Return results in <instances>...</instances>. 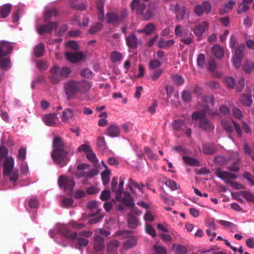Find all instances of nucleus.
<instances>
[{"mask_svg": "<svg viewBox=\"0 0 254 254\" xmlns=\"http://www.w3.org/2000/svg\"><path fill=\"white\" fill-rule=\"evenodd\" d=\"M10 59L6 57H0V69L7 71L11 68Z\"/></svg>", "mask_w": 254, "mask_h": 254, "instance_id": "nucleus-26", "label": "nucleus"}, {"mask_svg": "<svg viewBox=\"0 0 254 254\" xmlns=\"http://www.w3.org/2000/svg\"><path fill=\"white\" fill-rule=\"evenodd\" d=\"M205 58L203 54H200L197 58V64L200 68H202L205 64Z\"/></svg>", "mask_w": 254, "mask_h": 254, "instance_id": "nucleus-54", "label": "nucleus"}, {"mask_svg": "<svg viewBox=\"0 0 254 254\" xmlns=\"http://www.w3.org/2000/svg\"><path fill=\"white\" fill-rule=\"evenodd\" d=\"M77 84L79 93L82 94L86 92L92 87L91 84L86 80L78 81Z\"/></svg>", "mask_w": 254, "mask_h": 254, "instance_id": "nucleus-23", "label": "nucleus"}, {"mask_svg": "<svg viewBox=\"0 0 254 254\" xmlns=\"http://www.w3.org/2000/svg\"><path fill=\"white\" fill-rule=\"evenodd\" d=\"M53 152L52 157L54 161L62 166H64L67 162L66 153L63 150V144H53Z\"/></svg>", "mask_w": 254, "mask_h": 254, "instance_id": "nucleus-3", "label": "nucleus"}, {"mask_svg": "<svg viewBox=\"0 0 254 254\" xmlns=\"http://www.w3.org/2000/svg\"><path fill=\"white\" fill-rule=\"evenodd\" d=\"M224 82L229 89H233L236 85L235 79L231 76H226L224 79Z\"/></svg>", "mask_w": 254, "mask_h": 254, "instance_id": "nucleus-39", "label": "nucleus"}, {"mask_svg": "<svg viewBox=\"0 0 254 254\" xmlns=\"http://www.w3.org/2000/svg\"><path fill=\"white\" fill-rule=\"evenodd\" d=\"M12 9V6L6 3L0 6V17L5 18L9 14Z\"/></svg>", "mask_w": 254, "mask_h": 254, "instance_id": "nucleus-30", "label": "nucleus"}, {"mask_svg": "<svg viewBox=\"0 0 254 254\" xmlns=\"http://www.w3.org/2000/svg\"><path fill=\"white\" fill-rule=\"evenodd\" d=\"M212 52L217 58H221L224 56V49L218 45H214L212 48Z\"/></svg>", "mask_w": 254, "mask_h": 254, "instance_id": "nucleus-37", "label": "nucleus"}, {"mask_svg": "<svg viewBox=\"0 0 254 254\" xmlns=\"http://www.w3.org/2000/svg\"><path fill=\"white\" fill-rule=\"evenodd\" d=\"M123 187L119 186L115 191L116 198L118 201H122L126 206H132L134 205L133 200L130 195L126 192L123 193Z\"/></svg>", "mask_w": 254, "mask_h": 254, "instance_id": "nucleus-6", "label": "nucleus"}, {"mask_svg": "<svg viewBox=\"0 0 254 254\" xmlns=\"http://www.w3.org/2000/svg\"><path fill=\"white\" fill-rule=\"evenodd\" d=\"M123 58V55L118 52L113 51L111 53V60L113 63L120 62Z\"/></svg>", "mask_w": 254, "mask_h": 254, "instance_id": "nucleus-45", "label": "nucleus"}, {"mask_svg": "<svg viewBox=\"0 0 254 254\" xmlns=\"http://www.w3.org/2000/svg\"><path fill=\"white\" fill-rule=\"evenodd\" d=\"M57 116L56 113L48 114L44 115L43 120L47 126H54L56 124Z\"/></svg>", "mask_w": 254, "mask_h": 254, "instance_id": "nucleus-24", "label": "nucleus"}, {"mask_svg": "<svg viewBox=\"0 0 254 254\" xmlns=\"http://www.w3.org/2000/svg\"><path fill=\"white\" fill-rule=\"evenodd\" d=\"M108 134L112 137H118L120 135V130L119 127L115 125H112L108 127Z\"/></svg>", "mask_w": 254, "mask_h": 254, "instance_id": "nucleus-31", "label": "nucleus"}, {"mask_svg": "<svg viewBox=\"0 0 254 254\" xmlns=\"http://www.w3.org/2000/svg\"><path fill=\"white\" fill-rule=\"evenodd\" d=\"M58 24V22H54L41 25L38 28L37 32L40 35H43L45 32L50 33L57 27Z\"/></svg>", "mask_w": 254, "mask_h": 254, "instance_id": "nucleus-16", "label": "nucleus"}, {"mask_svg": "<svg viewBox=\"0 0 254 254\" xmlns=\"http://www.w3.org/2000/svg\"><path fill=\"white\" fill-rule=\"evenodd\" d=\"M90 165L87 164H82L77 166V170L74 173V175L78 178L85 177L87 171L89 170Z\"/></svg>", "mask_w": 254, "mask_h": 254, "instance_id": "nucleus-21", "label": "nucleus"}, {"mask_svg": "<svg viewBox=\"0 0 254 254\" xmlns=\"http://www.w3.org/2000/svg\"><path fill=\"white\" fill-rule=\"evenodd\" d=\"M45 50L44 44L40 43L35 46L34 49L35 56L37 58L41 57L43 56V53Z\"/></svg>", "mask_w": 254, "mask_h": 254, "instance_id": "nucleus-36", "label": "nucleus"}, {"mask_svg": "<svg viewBox=\"0 0 254 254\" xmlns=\"http://www.w3.org/2000/svg\"><path fill=\"white\" fill-rule=\"evenodd\" d=\"M174 33L177 37H180V41L186 45H190L194 42V36L191 32L188 29L183 28L180 24L176 26Z\"/></svg>", "mask_w": 254, "mask_h": 254, "instance_id": "nucleus-4", "label": "nucleus"}, {"mask_svg": "<svg viewBox=\"0 0 254 254\" xmlns=\"http://www.w3.org/2000/svg\"><path fill=\"white\" fill-rule=\"evenodd\" d=\"M198 126L201 129L208 132L212 131L214 129V125L210 120L207 119L200 120Z\"/></svg>", "mask_w": 254, "mask_h": 254, "instance_id": "nucleus-19", "label": "nucleus"}, {"mask_svg": "<svg viewBox=\"0 0 254 254\" xmlns=\"http://www.w3.org/2000/svg\"><path fill=\"white\" fill-rule=\"evenodd\" d=\"M75 184L72 178L64 176H61L58 180V184L60 187L65 190H72L74 187Z\"/></svg>", "mask_w": 254, "mask_h": 254, "instance_id": "nucleus-10", "label": "nucleus"}, {"mask_svg": "<svg viewBox=\"0 0 254 254\" xmlns=\"http://www.w3.org/2000/svg\"><path fill=\"white\" fill-rule=\"evenodd\" d=\"M58 14V12L56 8L46 9L44 13V20L45 22H48L53 16L56 17Z\"/></svg>", "mask_w": 254, "mask_h": 254, "instance_id": "nucleus-27", "label": "nucleus"}, {"mask_svg": "<svg viewBox=\"0 0 254 254\" xmlns=\"http://www.w3.org/2000/svg\"><path fill=\"white\" fill-rule=\"evenodd\" d=\"M154 12L153 10L151 8H148L145 13H143L142 19L143 20L148 21L151 19L154 16Z\"/></svg>", "mask_w": 254, "mask_h": 254, "instance_id": "nucleus-49", "label": "nucleus"}, {"mask_svg": "<svg viewBox=\"0 0 254 254\" xmlns=\"http://www.w3.org/2000/svg\"><path fill=\"white\" fill-rule=\"evenodd\" d=\"M105 18L107 23L112 24L114 26H118L121 24L119 14L115 11L107 12Z\"/></svg>", "mask_w": 254, "mask_h": 254, "instance_id": "nucleus-12", "label": "nucleus"}, {"mask_svg": "<svg viewBox=\"0 0 254 254\" xmlns=\"http://www.w3.org/2000/svg\"><path fill=\"white\" fill-rule=\"evenodd\" d=\"M71 72L70 69L66 66L63 67L60 69V73L61 77H67Z\"/></svg>", "mask_w": 254, "mask_h": 254, "instance_id": "nucleus-56", "label": "nucleus"}, {"mask_svg": "<svg viewBox=\"0 0 254 254\" xmlns=\"http://www.w3.org/2000/svg\"><path fill=\"white\" fill-rule=\"evenodd\" d=\"M236 4V1L235 0H229L228 2L226 3L224 5V8H221L219 10V13L220 15H223L226 12L231 10L234 6Z\"/></svg>", "mask_w": 254, "mask_h": 254, "instance_id": "nucleus-33", "label": "nucleus"}, {"mask_svg": "<svg viewBox=\"0 0 254 254\" xmlns=\"http://www.w3.org/2000/svg\"><path fill=\"white\" fill-rule=\"evenodd\" d=\"M208 23L206 22H202L194 27L193 32L197 37H200L202 35L206 29L208 28Z\"/></svg>", "mask_w": 254, "mask_h": 254, "instance_id": "nucleus-25", "label": "nucleus"}, {"mask_svg": "<svg viewBox=\"0 0 254 254\" xmlns=\"http://www.w3.org/2000/svg\"><path fill=\"white\" fill-rule=\"evenodd\" d=\"M26 150L25 148H21L18 150L17 158L22 161H24L26 158Z\"/></svg>", "mask_w": 254, "mask_h": 254, "instance_id": "nucleus-63", "label": "nucleus"}, {"mask_svg": "<svg viewBox=\"0 0 254 254\" xmlns=\"http://www.w3.org/2000/svg\"><path fill=\"white\" fill-rule=\"evenodd\" d=\"M74 0H70V6L75 10H83L86 9V6L83 3H74Z\"/></svg>", "mask_w": 254, "mask_h": 254, "instance_id": "nucleus-43", "label": "nucleus"}, {"mask_svg": "<svg viewBox=\"0 0 254 254\" xmlns=\"http://www.w3.org/2000/svg\"><path fill=\"white\" fill-rule=\"evenodd\" d=\"M145 231L147 234L150 235L153 237L156 236V233L155 229L150 224H146Z\"/></svg>", "mask_w": 254, "mask_h": 254, "instance_id": "nucleus-55", "label": "nucleus"}, {"mask_svg": "<svg viewBox=\"0 0 254 254\" xmlns=\"http://www.w3.org/2000/svg\"><path fill=\"white\" fill-rule=\"evenodd\" d=\"M111 196V191L109 190H103L100 196V198L103 200H106L108 199Z\"/></svg>", "mask_w": 254, "mask_h": 254, "instance_id": "nucleus-62", "label": "nucleus"}, {"mask_svg": "<svg viewBox=\"0 0 254 254\" xmlns=\"http://www.w3.org/2000/svg\"><path fill=\"white\" fill-rule=\"evenodd\" d=\"M102 163L106 168V169L101 173V178L103 185H106L109 182L111 172L106 168L105 163L103 161Z\"/></svg>", "mask_w": 254, "mask_h": 254, "instance_id": "nucleus-34", "label": "nucleus"}, {"mask_svg": "<svg viewBox=\"0 0 254 254\" xmlns=\"http://www.w3.org/2000/svg\"><path fill=\"white\" fill-rule=\"evenodd\" d=\"M79 149L80 150H82L85 153H86L87 158L91 162H98V160L95 154L92 151L90 146L88 144H83L79 147Z\"/></svg>", "mask_w": 254, "mask_h": 254, "instance_id": "nucleus-15", "label": "nucleus"}, {"mask_svg": "<svg viewBox=\"0 0 254 254\" xmlns=\"http://www.w3.org/2000/svg\"><path fill=\"white\" fill-rule=\"evenodd\" d=\"M132 10L136 9V12L138 15H142L146 8V4L141 2L140 0H133L130 4Z\"/></svg>", "mask_w": 254, "mask_h": 254, "instance_id": "nucleus-14", "label": "nucleus"}, {"mask_svg": "<svg viewBox=\"0 0 254 254\" xmlns=\"http://www.w3.org/2000/svg\"><path fill=\"white\" fill-rule=\"evenodd\" d=\"M165 185L173 190H177L178 188V185L175 182L172 180H167L165 182Z\"/></svg>", "mask_w": 254, "mask_h": 254, "instance_id": "nucleus-59", "label": "nucleus"}, {"mask_svg": "<svg viewBox=\"0 0 254 254\" xmlns=\"http://www.w3.org/2000/svg\"><path fill=\"white\" fill-rule=\"evenodd\" d=\"M161 65V62L156 59L151 60L149 62V67L150 69H155L159 67Z\"/></svg>", "mask_w": 254, "mask_h": 254, "instance_id": "nucleus-58", "label": "nucleus"}, {"mask_svg": "<svg viewBox=\"0 0 254 254\" xmlns=\"http://www.w3.org/2000/svg\"><path fill=\"white\" fill-rule=\"evenodd\" d=\"M50 72L51 74L49 76V78L52 84H57L62 80L59 66L55 65L51 68Z\"/></svg>", "mask_w": 254, "mask_h": 254, "instance_id": "nucleus-13", "label": "nucleus"}, {"mask_svg": "<svg viewBox=\"0 0 254 254\" xmlns=\"http://www.w3.org/2000/svg\"><path fill=\"white\" fill-rule=\"evenodd\" d=\"M163 72V70L159 69L154 71L151 76V78L153 81L157 80Z\"/></svg>", "mask_w": 254, "mask_h": 254, "instance_id": "nucleus-61", "label": "nucleus"}, {"mask_svg": "<svg viewBox=\"0 0 254 254\" xmlns=\"http://www.w3.org/2000/svg\"><path fill=\"white\" fill-rule=\"evenodd\" d=\"M54 232L55 234L58 233L59 234L62 235L66 238H70L72 240L77 239L79 246H86L88 243V241L87 239L81 237V236H83L89 237L92 235V233L89 231L81 232L79 235L76 233H71L67 230L65 226L63 225H60L58 226L55 230H51L49 231V235L52 238H54L53 234Z\"/></svg>", "mask_w": 254, "mask_h": 254, "instance_id": "nucleus-1", "label": "nucleus"}, {"mask_svg": "<svg viewBox=\"0 0 254 254\" xmlns=\"http://www.w3.org/2000/svg\"><path fill=\"white\" fill-rule=\"evenodd\" d=\"M182 98L184 102H189L191 99V93L189 90H184L182 94Z\"/></svg>", "mask_w": 254, "mask_h": 254, "instance_id": "nucleus-52", "label": "nucleus"}, {"mask_svg": "<svg viewBox=\"0 0 254 254\" xmlns=\"http://www.w3.org/2000/svg\"><path fill=\"white\" fill-rule=\"evenodd\" d=\"M247 93L242 94L240 101L245 106L250 107L253 103L252 93L250 88H246Z\"/></svg>", "mask_w": 254, "mask_h": 254, "instance_id": "nucleus-20", "label": "nucleus"}, {"mask_svg": "<svg viewBox=\"0 0 254 254\" xmlns=\"http://www.w3.org/2000/svg\"><path fill=\"white\" fill-rule=\"evenodd\" d=\"M103 239L99 235L94 237V249L96 251H100L104 248Z\"/></svg>", "mask_w": 254, "mask_h": 254, "instance_id": "nucleus-32", "label": "nucleus"}, {"mask_svg": "<svg viewBox=\"0 0 254 254\" xmlns=\"http://www.w3.org/2000/svg\"><path fill=\"white\" fill-rule=\"evenodd\" d=\"M119 245V243L116 240H113L110 242L107 245V250L108 252L112 253L116 251Z\"/></svg>", "mask_w": 254, "mask_h": 254, "instance_id": "nucleus-46", "label": "nucleus"}, {"mask_svg": "<svg viewBox=\"0 0 254 254\" xmlns=\"http://www.w3.org/2000/svg\"><path fill=\"white\" fill-rule=\"evenodd\" d=\"M126 42L127 46L130 49L137 48L138 39L134 34H131L126 37Z\"/></svg>", "mask_w": 254, "mask_h": 254, "instance_id": "nucleus-22", "label": "nucleus"}, {"mask_svg": "<svg viewBox=\"0 0 254 254\" xmlns=\"http://www.w3.org/2000/svg\"><path fill=\"white\" fill-rule=\"evenodd\" d=\"M13 50L12 43L5 40L0 41V57H7Z\"/></svg>", "mask_w": 254, "mask_h": 254, "instance_id": "nucleus-11", "label": "nucleus"}, {"mask_svg": "<svg viewBox=\"0 0 254 254\" xmlns=\"http://www.w3.org/2000/svg\"><path fill=\"white\" fill-rule=\"evenodd\" d=\"M245 45H242L238 47L235 51V54L233 57L243 59L244 57L243 51L245 49Z\"/></svg>", "mask_w": 254, "mask_h": 254, "instance_id": "nucleus-47", "label": "nucleus"}, {"mask_svg": "<svg viewBox=\"0 0 254 254\" xmlns=\"http://www.w3.org/2000/svg\"><path fill=\"white\" fill-rule=\"evenodd\" d=\"M222 126L228 132H233L235 129L239 137L242 136V129L239 124L235 121L230 120L223 119L221 121Z\"/></svg>", "mask_w": 254, "mask_h": 254, "instance_id": "nucleus-7", "label": "nucleus"}, {"mask_svg": "<svg viewBox=\"0 0 254 254\" xmlns=\"http://www.w3.org/2000/svg\"><path fill=\"white\" fill-rule=\"evenodd\" d=\"M65 56L67 60L72 63H76L81 61L84 57L82 52L75 53L67 52L65 53Z\"/></svg>", "mask_w": 254, "mask_h": 254, "instance_id": "nucleus-17", "label": "nucleus"}, {"mask_svg": "<svg viewBox=\"0 0 254 254\" xmlns=\"http://www.w3.org/2000/svg\"><path fill=\"white\" fill-rule=\"evenodd\" d=\"M216 176L222 180L230 181V180L236 179L237 176L234 174L222 170L217 169L216 172Z\"/></svg>", "mask_w": 254, "mask_h": 254, "instance_id": "nucleus-18", "label": "nucleus"}, {"mask_svg": "<svg viewBox=\"0 0 254 254\" xmlns=\"http://www.w3.org/2000/svg\"><path fill=\"white\" fill-rule=\"evenodd\" d=\"M183 159L185 162L187 164L193 166H199V163L198 161L195 159L184 156Z\"/></svg>", "mask_w": 254, "mask_h": 254, "instance_id": "nucleus-42", "label": "nucleus"}, {"mask_svg": "<svg viewBox=\"0 0 254 254\" xmlns=\"http://www.w3.org/2000/svg\"><path fill=\"white\" fill-rule=\"evenodd\" d=\"M103 27V24L101 23H97L95 25L92 26L88 30V32L91 34H94L96 32L100 31Z\"/></svg>", "mask_w": 254, "mask_h": 254, "instance_id": "nucleus-50", "label": "nucleus"}, {"mask_svg": "<svg viewBox=\"0 0 254 254\" xmlns=\"http://www.w3.org/2000/svg\"><path fill=\"white\" fill-rule=\"evenodd\" d=\"M64 88L68 100L72 99L76 94L79 93L76 81H68L64 84Z\"/></svg>", "mask_w": 254, "mask_h": 254, "instance_id": "nucleus-8", "label": "nucleus"}, {"mask_svg": "<svg viewBox=\"0 0 254 254\" xmlns=\"http://www.w3.org/2000/svg\"><path fill=\"white\" fill-rule=\"evenodd\" d=\"M211 9V3L205 1L200 4H197L194 8V12L198 16H201L204 13H209Z\"/></svg>", "mask_w": 254, "mask_h": 254, "instance_id": "nucleus-9", "label": "nucleus"}, {"mask_svg": "<svg viewBox=\"0 0 254 254\" xmlns=\"http://www.w3.org/2000/svg\"><path fill=\"white\" fill-rule=\"evenodd\" d=\"M172 127L177 136L186 135L188 137H190L191 130L187 126L185 121L181 119L174 121L172 123Z\"/></svg>", "mask_w": 254, "mask_h": 254, "instance_id": "nucleus-5", "label": "nucleus"}, {"mask_svg": "<svg viewBox=\"0 0 254 254\" xmlns=\"http://www.w3.org/2000/svg\"><path fill=\"white\" fill-rule=\"evenodd\" d=\"M232 112L234 116L238 119L240 120H241L243 118V115L241 111L237 108L234 107L232 109Z\"/></svg>", "mask_w": 254, "mask_h": 254, "instance_id": "nucleus-60", "label": "nucleus"}, {"mask_svg": "<svg viewBox=\"0 0 254 254\" xmlns=\"http://www.w3.org/2000/svg\"><path fill=\"white\" fill-rule=\"evenodd\" d=\"M75 115L74 110L71 108H66L62 113L61 119L63 122H66Z\"/></svg>", "mask_w": 254, "mask_h": 254, "instance_id": "nucleus-29", "label": "nucleus"}, {"mask_svg": "<svg viewBox=\"0 0 254 254\" xmlns=\"http://www.w3.org/2000/svg\"><path fill=\"white\" fill-rule=\"evenodd\" d=\"M205 113L203 111L194 112L192 113L191 118L193 120H199V121L203 119H205Z\"/></svg>", "mask_w": 254, "mask_h": 254, "instance_id": "nucleus-48", "label": "nucleus"}, {"mask_svg": "<svg viewBox=\"0 0 254 254\" xmlns=\"http://www.w3.org/2000/svg\"><path fill=\"white\" fill-rule=\"evenodd\" d=\"M244 178L247 179L252 186H254V177L248 172H245L243 175Z\"/></svg>", "mask_w": 254, "mask_h": 254, "instance_id": "nucleus-64", "label": "nucleus"}, {"mask_svg": "<svg viewBox=\"0 0 254 254\" xmlns=\"http://www.w3.org/2000/svg\"><path fill=\"white\" fill-rule=\"evenodd\" d=\"M175 43L173 39L166 40L164 38H160L157 42V46L159 48L167 49L174 45Z\"/></svg>", "mask_w": 254, "mask_h": 254, "instance_id": "nucleus-28", "label": "nucleus"}, {"mask_svg": "<svg viewBox=\"0 0 254 254\" xmlns=\"http://www.w3.org/2000/svg\"><path fill=\"white\" fill-rule=\"evenodd\" d=\"M239 193L247 200L251 202H254V195L250 191L243 190L240 191Z\"/></svg>", "mask_w": 254, "mask_h": 254, "instance_id": "nucleus-44", "label": "nucleus"}, {"mask_svg": "<svg viewBox=\"0 0 254 254\" xmlns=\"http://www.w3.org/2000/svg\"><path fill=\"white\" fill-rule=\"evenodd\" d=\"M173 250L177 254H186L188 252L187 248L179 244H174L172 246Z\"/></svg>", "mask_w": 254, "mask_h": 254, "instance_id": "nucleus-38", "label": "nucleus"}, {"mask_svg": "<svg viewBox=\"0 0 254 254\" xmlns=\"http://www.w3.org/2000/svg\"><path fill=\"white\" fill-rule=\"evenodd\" d=\"M225 183L230 185L233 189L235 190L243 189L244 187L242 184H239L237 182H231L230 181L226 180Z\"/></svg>", "mask_w": 254, "mask_h": 254, "instance_id": "nucleus-57", "label": "nucleus"}, {"mask_svg": "<svg viewBox=\"0 0 254 254\" xmlns=\"http://www.w3.org/2000/svg\"><path fill=\"white\" fill-rule=\"evenodd\" d=\"M144 187V186L143 185L141 184V185H140L135 182H134V181H133L132 179L129 180V187L130 191L132 193L134 192L135 191L134 189L137 190L141 193H143V187Z\"/></svg>", "mask_w": 254, "mask_h": 254, "instance_id": "nucleus-35", "label": "nucleus"}, {"mask_svg": "<svg viewBox=\"0 0 254 254\" xmlns=\"http://www.w3.org/2000/svg\"><path fill=\"white\" fill-rule=\"evenodd\" d=\"M145 34L147 35H151L156 30L155 24L152 23H147L144 28Z\"/></svg>", "mask_w": 254, "mask_h": 254, "instance_id": "nucleus-40", "label": "nucleus"}, {"mask_svg": "<svg viewBox=\"0 0 254 254\" xmlns=\"http://www.w3.org/2000/svg\"><path fill=\"white\" fill-rule=\"evenodd\" d=\"M174 83L178 86L182 85L184 83V78L180 75L176 74L172 76Z\"/></svg>", "mask_w": 254, "mask_h": 254, "instance_id": "nucleus-53", "label": "nucleus"}, {"mask_svg": "<svg viewBox=\"0 0 254 254\" xmlns=\"http://www.w3.org/2000/svg\"><path fill=\"white\" fill-rule=\"evenodd\" d=\"M186 13V9L185 6H182L176 13V17L177 19L182 20L184 19Z\"/></svg>", "mask_w": 254, "mask_h": 254, "instance_id": "nucleus-51", "label": "nucleus"}, {"mask_svg": "<svg viewBox=\"0 0 254 254\" xmlns=\"http://www.w3.org/2000/svg\"><path fill=\"white\" fill-rule=\"evenodd\" d=\"M14 160L12 157H6L3 163V176H7L10 181L15 184L18 179V171L14 169Z\"/></svg>", "mask_w": 254, "mask_h": 254, "instance_id": "nucleus-2", "label": "nucleus"}, {"mask_svg": "<svg viewBox=\"0 0 254 254\" xmlns=\"http://www.w3.org/2000/svg\"><path fill=\"white\" fill-rule=\"evenodd\" d=\"M202 151L205 154H210L214 153L216 149L212 144H203Z\"/></svg>", "mask_w": 254, "mask_h": 254, "instance_id": "nucleus-41", "label": "nucleus"}]
</instances>
